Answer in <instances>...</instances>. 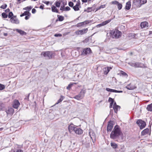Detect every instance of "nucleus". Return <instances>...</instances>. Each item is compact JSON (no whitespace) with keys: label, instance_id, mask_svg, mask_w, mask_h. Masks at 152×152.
Instances as JSON below:
<instances>
[{"label":"nucleus","instance_id":"obj_1","mask_svg":"<svg viewBox=\"0 0 152 152\" xmlns=\"http://www.w3.org/2000/svg\"><path fill=\"white\" fill-rule=\"evenodd\" d=\"M123 134L119 126H115L110 135V137L112 139H116L120 136L122 137Z\"/></svg>","mask_w":152,"mask_h":152},{"label":"nucleus","instance_id":"obj_2","mask_svg":"<svg viewBox=\"0 0 152 152\" xmlns=\"http://www.w3.org/2000/svg\"><path fill=\"white\" fill-rule=\"evenodd\" d=\"M41 54L43 55L44 57L45 58V59H49L52 58L53 53L52 52L47 51L42 52Z\"/></svg>","mask_w":152,"mask_h":152},{"label":"nucleus","instance_id":"obj_3","mask_svg":"<svg viewBox=\"0 0 152 152\" xmlns=\"http://www.w3.org/2000/svg\"><path fill=\"white\" fill-rule=\"evenodd\" d=\"M85 93V91L82 90L78 95L74 96L73 98L78 100L81 99L84 97Z\"/></svg>","mask_w":152,"mask_h":152},{"label":"nucleus","instance_id":"obj_4","mask_svg":"<svg viewBox=\"0 0 152 152\" xmlns=\"http://www.w3.org/2000/svg\"><path fill=\"white\" fill-rule=\"evenodd\" d=\"M136 124L140 126L141 129L144 128L146 125L145 122L141 120H138L136 122Z\"/></svg>","mask_w":152,"mask_h":152},{"label":"nucleus","instance_id":"obj_5","mask_svg":"<svg viewBox=\"0 0 152 152\" xmlns=\"http://www.w3.org/2000/svg\"><path fill=\"white\" fill-rule=\"evenodd\" d=\"M121 33L118 30L115 29L113 33V38H118L121 36Z\"/></svg>","mask_w":152,"mask_h":152},{"label":"nucleus","instance_id":"obj_6","mask_svg":"<svg viewBox=\"0 0 152 152\" xmlns=\"http://www.w3.org/2000/svg\"><path fill=\"white\" fill-rule=\"evenodd\" d=\"M92 51L89 48H87L83 49V52L81 54L82 55L86 56L91 53Z\"/></svg>","mask_w":152,"mask_h":152},{"label":"nucleus","instance_id":"obj_7","mask_svg":"<svg viewBox=\"0 0 152 152\" xmlns=\"http://www.w3.org/2000/svg\"><path fill=\"white\" fill-rule=\"evenodd\" d=\"M128 64L134 67L135 68L141 67H142V64L139 62H129Z\"/></svg>","mask_w":152,"mask_h":152},{"label":"nucleus","instance_id":"obj_8","mask_svg":"<svg viewBox=\"0 0 152 152\" xmlns=\"http://www.w3.org/2000/svg\"><path fill=\"white\" fill-rule=\"evenodd\" d=\"M76 128V127H75L72 124H71L68 126V129L69 132L71 133L73 131L75 132Z\"/></svg>","mask_w":152,"mask_h":152},{"label":"nucleus","instance_id":"obj_9","mask_svg":"<svg viewBox=\"0 0 152 152\" xmlns=\"http://www.w3.org/2000/svg\"><path fill=\"white\" fill-rule=\"evenodd\" d=\"M11 22L13 23L18 24L19 23V21L18 20L17 18L15 16L12 17L10 19Z\"/></svg>","mask_w":152,"mask_h":152},{"label":"nucleus","instance_id":"obj_10","mask_svg":"<svg viewBox=\"0 0 152 152\" xmlns=\"http://www.w3.org/2000/svg\"><path fill=\"white\" fill-rule=\"evenodd\" d=\"M113 124L112 123V122H109L107 129V132H110L111 131L112 129L113 128Z\"/></svg>","mask_w":152,"mask_h":152},{"label":"nucleus","instance_id":"obj_11","mask_svg":"<svg viewBox=\"0 0 152 152\" xmlns=\"http://www.w3.org/2000/svg\"><path fill=\"white\" fill-rule=\"evenodd\" d=\"M6 112L7 115L12 114L14 112V110L12 108H9L6 110Z\"/></svg>","mask_w":152,"mask_h":152},{"label":"nucleus","instance_id":"obj_12","mask_svg":"<svg viewBox=\"0 0 152 152\" xmlns=\"http://www.w3.org/2000/svg\"><path fill=\"white\" fill-rule=\"evenodd\" d=\"M80 3L79 1L73 7V9L75 11H77L79 10V6L80 7Z\"/></svg>","mask_w":152,"mask_h":152},{"label":"nucleus","instance_id":"obj_13","mask_svg":"<svg viewBox=\"0 0 152 152\" xmlns=\"http://www.w3.org/2000/svg\"><path fill=\"white\" fill-rule=\"evenodd\" d=\"M89 23L88 21H86L84 22L79 23L77 24L76 26L77 27H79L81 26H83L84 25L87 24Z\"/></svg>","mask_w":152,"mask_h":152},{"label":"nucleus","instance_id":"obj_14","mask_svg":"<svg viewBox=\"0 0 152 152\" xmlns=\"http://www.w3.org/2000/svg\"><path fill=\"white\" fill-rule=\"evenodd\" d=\"M20 105V103L19 101L18 100H15L14 101L13 107L14 108L17 109L19 107Z\"/></svg>","mask_w":152,"mask_h":152},{"label":"nucleus","instance_id":"obj_15","mask_svg":"<svg viewBox=\"0 0 152 152\" xmlns=\"http://www.w3.org/2000/svg\"><path fill=\"white\" fill-rule=\"evenodd\" d=\"M148 23L146 21H144L141 23L140 26L142 28H147L148 27Z\"/></svg>","mask_w":152,"mask_h":152},{"label":"nucleus","instance_id":"obj_16","mask_svg":"<svg viewBox=\"0 0 152 152\" xmlns=\"http://www.w3.org/2000/svg\"><path fill=\"white\" fill-rule=\"evenodd\" d=\"M111 21V19H109L105 21H104L103 22L101 23L100 24L98 25L97 26H99V27L100 26H103L109 23V22H110Z\"/></svg>","mask_w":152,"mask_h":152},{"label":"nucleus","instance_id":"obj_17","mask_svg":"<svg viewBox=\"0 0 152 152\" xmlns=\"http://www.w3.org/2000/svg\"><path fill=\"white\" fill-rule=\"evenodd\" d=\"M75 132L78 134H80L83 133V130L80 128H76Z\"/></svg>","mask_w":152,"mask_h":152},{"label":"nucleus","instance_id":"obj_18","mask_svg":"<svg viewBox=\"0 0 152 152\" xmlns=\"http://www.w3.org/2000/svg\"><path fill=\"white\" fill-rule=\"evenodd\" d=\"M96 6L95 4L93 5L92 7H88L86 9V11L87 12H91L92 11H94V8L92 9L93 7H96Z\"/></svg>","mask_w":152,"mask_h":152},{"label":"nucleus","instance_id":"obj_19","mask_svg":"<svg viewBox=\"0 0 152 152\" xmlns=\"http://www.w3.org/2000/svg\"><path fill=\"white\" fill-rule=\"evenodd\" d=\"M79 31L80 32V35H83L87 32L88 31V29L87 28H86L85 29H83L82 30H79Z\"/></svg>","mask_w":152,"mask_h":152},{"label":"nucleus","instance_id":"obj_20","mask_svg":"<svg viewBox=\"0 0 152 152\" xmlns=\"http://www.w3.org/2000/svg\"><path fill=\"white\" fill-rule=\"evenodd\" d=\"M149 130V129L147 128L145 129L142 132L141 134L142 135H145L148 133Z\"/></svg>","mask_w":152,"mask_h":152},{"label":"nucleus","instance_id":"obj_21","mask_svg":"<svg viewBox=\"0 0 152 152\" xmlns=\"http://www.w3.org/2000/svg\"><path fill=\"white\" fill-rule=\"evenodd\" d=\"M51 10L53 12H55L56 13H59L58 11L56 8V7L54 6L53 5L51 7Z\"/></svg>","mask_w":152,"mask_h":152},{"label":"nucleus","instance_id":"obj_22","mask_svg":"<svg viewBox=\"0 0 152 152\" xmlns=\"http://www.w3.org/2000/svg\"><path fill=\"white\" fill-rule=\"evenodd\" d=\"M16 31L18 32L21 35H23L26 34V32L21 30L16 29Z\"/></svg>","mask_w":152,"mask_h":152},{"label":"nucleus","instance_id":"obj_23","mask_svg":"<svg viewBox=\"0 0 152 152\" xmlns=\"http://www.w3.org/2000/svg\"><path fill=\"white\" fill-rule=\"evenodd\" d=\"M131 6V2L130 1H128L126 3L125 7L126 9L127 10L130 8Z\"/></svg>","mask_w":152,"mask_h":152},{"label":"nucleus","instance_id":"obj_24","mask_svg":"<svg viewBox=\"0 0 152 152\" xmlns=\"http://www.w3.org/2000/svg\"><path fill=\"white\" fill-rule=\"evenodd\" d=\"M139 1L140 6L139 7H140L143 4L147 2V0H139Z\"/></svg>","mask_w":152,"mask_h":152},{"label":"nucleus","instance_id":"obj_25","mask_svg":"<svg viewBox=\"0 0 152 152\" xmlns=\"http://www.w3.org/2000/svg\"><path fill=\"white\" fill-rule=\"evenodd\" d=\"M146 109L148 111H152V103L147 105Z\"/></svg>","mask_w":152,"mask_h":152},{"label":"nucleus","instance_id":"obj_26","mask_svg":"<svg viewBox=\"0 0 152 152\" xmlns=\"http://www.w3.org/2000/svg\"><path fill=\"white\" fill-rule=\"evenodd\" d=\"M111 146L114 149L116 148H118V145L116 144L115 142H112L110 143Z\"/></svg>","mask_w":152,"mask_h":152},{"label":"nucleus","instance_id":"obj_27","mask_svg":"<svg viewBox=\"0 0 152 152\" xmlns=\"http://www.w3.org/2000/svg\"><path fill=\"white\" fill-rule=\"evenodd\" d=\"M113 108L115 112L117 113L118 111V109H120V107L118 105L115 107H113Z\"/></svg>","mask_w":152,"mask_h":152},{"label":"nucleus","instance_id":"obj_28","mask_svg":"<svg viewBox=\"0 0 152 152\" xmlns=\"http://www.w3.org/2000/svg\"><path fill=\"white\" fill-rule=\"evenodd\" d=\"M89 135L91 137V139L93 142H94V140L95 138V134L94 133H92V135L91 134V133H89Z\"/></svg>","mask_w":152,"mask_h":152},{"label":"nucleus","instance_id":"obj_29","mask_svg":"<svg viewBox=\"0 0 152 152\" xmlns=\"http://www.w3.org/2000/svg\"><path fill=\"white\" fill-rule=\"evenodd\" d=\"M64 97L63 96H61L60 98V99L55 104H58L59 103H60L63 100V99H64Z\"/></svg>","mask_w":152,"mask_h":152},{"label":"nucleus","instance_id":"obj_30","mask_svg":"<svg viewBox=\"0 0 152 152\" xmlns=\"http://www.w3.org/2000/svg\"><path fill=\"white\" fill-rule=\"evenodd\" d=\"M30 14H31L29 12L26 11L24 12L23 14H21L20 15V16L21 17H22L24 15H30Z\"/></svg>","mask_w":152,"mask_h":152},{"label":"nucleus","instance_id":"obj_31","mask_svg":"<svg viewBox=\"0 0 152 152\" xmlns=\"http://www.w3.org/2000/svg\"><path fill=\"white\" fill-rule=\"evenodd\" d=\"M58 20L60 21H63L64 19V18L63 16L59 15H57Z\"/></svg>","mask_w":152,"mask_h":152},{"label":"nucleus","instance_id":"obj_32","mask_svg":"<svg viewBox=\"0 0 152 152\" xmlns=\"http://www.w3.org/2000/svg\"><path fill=\"white\" fill-rule=\"evenodd\" d=\"M106 90L108 91L113 92H115V91H116V90L110 89L108 88H106Z\"/></svg>","mask_w":152,"mask_h":152},{"label":"nucleus","instance_id":"obj_33","mask_svg":"<svg viewBox=\"0 0 152 152\" xmlns=\"http://www.w3.org/2000/svg\"><path fill=\"white\" fill-rule=\"evenodd\" d=\"M66 3H64V2L63 3V5H61V8H60V10L62 11H64V7L66 5Z\"/></svg>","mask_w":152,"mask_h":152},{"label":"nucleus","instance_id":"obj_34","mask_svg":"<svg viewBox=\"0 0 152 152\" xmlns=\"http://www.w3.org/2000/svg\"><path fill=\"white\" fill-rule=\"evenodd\" d=\"M56 6L57 7H59L60 6L61 2L60 1H56L55 3Z\"/></svg>","mask_w":152,"mask_h":152},{"label":"nucleus","instance_id":"obj_35","mask_svg":"<svg viewBox=\"0 0 152 152\" xmlns=\"http://www.w3.org/2000/svg\"><path fill=\"white\" fill-rule=\"evenodd\" d=\"M104 69L105 70H104V73L105 75H107L108 72H109L110 69H109V67H107V69L105 68Z\"/></svg>","mask_w":152,"mask_h":152},{"label":"nucleus","instance_id":"obj_36","mask_svg":"<svg viewBox=\"0 0 152 152\" xmlns=\"http://www.w3.org/2000/svg\"><path fill=\"white\" fill-rule=\"evenodd\" d=\"M32 7L31 6H29L28 7H27L25 8H24L23 9L24 10H27L28 11H30L31 10V9L32 8Z\"/></svg>","mask_w":152,"mask_h":152},{"label":"nucleus","instance_id":"obj_37","mask_svg":"<svg viewBox=\"0 0 152 152\" xmlns=\"http://www.w3.org/2000/svg\"><path fill=\"white\" fill-rule=\"evenodd\" d=\"M3 18H7L8 16L7 14H6L5 12H3L1 14Z\"/></svg>","mask_w":152,"mask_h":152},{"label":"nucleus","instance_id":"obj_38","mask_svg":"<svg viewBox=\"0 0 152 152\" xmlns=\"http://www.w3.org/2000/svg\"><path fill=\"white\" fill-rule=\"evenodd\" d=\"M5 88V86L4 85L0 84V90H3Z\"/></svg>","mask_w":152,"mask_h":152},{"label":"nucleus","instance_id":"obj_39","mask_svg":"<svg viewBox=\"0 0 152 152\" xmlns=\"http://www.w3.org/2000/svg\"><path fill=\"white\" fill-rule=\"evenodd\" d=\"M13 15L12 12H9L8 17L9 18H11L13 16Z\"/></svg>","mask_w":152,"mask_h":152},{"label":"nucleus","instance_id":"obj_40","mask_svg":"<svg viewBox=\"0 0 152 152\" xmlns=\"http://www.w3.org/2000/svg\"><path fill=\"white\" fill-rule=\"evenodd\" d=\"M117 5H118V9L119 10H121L122 8V5L121 4H120L119 3H118L117 4Z\"/></svg>","mask_w":152,"mask_h":152},{"label":"nucleus","instance_id":"obj_41","mask_svg":"<svg viewBox=\"0 0 152 152\" xmlns=\"http://www.w3.org/2000/svg\"><path fill=\"white\" fill-rule=\"evenodd\" d=\"M7 5L6 4H4V5L1 6L0 8L1 9H5L7 7Z\"/></svg>","mask_w":152,"mask_h":152},{"label":"nucleus","instance_id":"obj_42","mask_svg":"<svg viewBox=\"0 0 152 152\" xmlns=\"http://www.w3.org/2000/svg\"><path fill=\"white\" fill-rule=\"evenodd\" d=\"M74 3L73 2L70 1L69 3V5L71 7H73Z\"/></svg>","mask_w":152,"mask_h":152},{"label":"nucleus","instance_id":"obj_43","mask_svg":"<svg viewBox=\"0 0 152 152\" xmlns=\"http://www.w3.org/2000/svg\"><path fill=\"white\" fill-rule=\"evenodd\" d=\"M108 101L109 102H110V103H114V102L113 99L111 97L109 98Z\"/></svg>","mask_w":152,"mask_h":152},{"label":"nucleus","instance_id":"obj_44","mask_svg":"<svg viewBox=\"0 0 152 152\" xmlns=\"http://www.w3.org/2000/svg\"><path fill=\"white\" fill-rule=\"evenodd\" d=\"M70 10V8L69 7H65V8H64V11H69V10Z\"/></svg>","mask_w":152,"mask_h":152},{"label":"nucleus","instance_id":"obj_45","mask_svg":"<svg viewBox=\"0 0 152 152\" xmlns=\"http://www.w3.org/2000/svg\"><path fill=\"white\" fill-rule=\"evenodd\" d=\"M111 3L112 4H118L119 2L116 1H112Z\"/></svg>","mask_w":152,"mask_h":152},{"label":"nucleus","instance_id":"obj_46","mask_svg":"<svg viewBox=\"0 0 152 152\" xmlns=\"http://www.w3.org/2000/svg\"><path fill=\"white\" fill-rule=\"evenodd\" d=\"M75 34H76L78 35H80V32L79 30L75 31Z\"/></svg>","mask_w":152,"mask_h":152},{"label":"nucleus","instance_id":"obj_47","mask_svg":"<svg viewBox=\"0 0 152 152\" xmlns=\"http://www.w3.org/2000/svg\"><path fill=\"white\" fill-rule=\"evenodd\" d=\"M72 85V84H70L67 87V89H69Z\"/></svg>","mask_w":152,"mask_h":152},{"label":"nucleus","instance_id":"obj_48","mask_svg":"<svg viewBox=\"0 0 152 152\" xmlns=\"http://www.w3.org/2000/svg\"><path fill=\"white\" fill-rule=\"evenodd\" d=\"M121 74L124 76H126L127 77L128 76L127 74L125 72L123 71H122V72L121 73Z\"/></svg>","mask_w":152,"mask_h":152},{"label":"nucleus","instance_id":"obj_49","mask_svg":"<svg viewBox=\"0 0 152 152\" xmlns=\"http://www.w3.org/2000/svg\"><path fill=\"white\" fill-rule=\"evenodd\" d=\"M42 2L45 4L47 5H48L50 3V2L49 1H43Z\"/></svg>","mask_w":152,"mask_h":152},{"label":"nucleus","instance_id":"obj_50","mask_svg":"<svg viewBox=\"0 0 152 152\" xmlns=\"http://www.w3.org/2000/svg\"><path fill=\"white\" fill-rule=\"evenodd\" d=\"M30 94H29L27 96H26L25 98V99H26V100H28V99H29V95H30Z\"/></svg>","mask_w":152,"mask_h":152},{"label":"nucleus","instance_id":"obj_51","mask_svg":"<svg viewBox=\"0 0 152 152\" xmlns=\"http://www.w3.org/2000/svg\"><path fill=\"white\" fill-rule=\"evenodd\" d=\"M30 15H27V16H26L25 17V19L26 20L28 19L29 18L30 16Z\"/></svg>","mask_w":152,"mask_h":152},{"label":"nucleus","instance_id":"obj_52","mask_svg":"<svg viewBox=\"0 0 152 152\" xmlns=\"http://www.w3.org/2000/svg\"><path fill=\"white\" fill-rule=\"evenodd\" d=\"M36 10L34 8H33L32 10V12L33 14H34L36 13Z\"/></svg>","mask_w":152,"mask_h":152},{"label":"nucleus","instance_id":"obj_53","mask_svg":"<svg viewBox=\"0 0 152 152\" xmlns=\"http://www.w3.org/2000/svg\"><path fill=\"white\" fill-rule=\"evenodd\" d=\"M126 88L127 89L129 90H132L133 89L131 87H129V86L128 85L126 87Z\"/></svg>","mask_w":152,"mask_h":152},{"label":"nucleus","instance_id":"obj_54","mask_svg":"<svg viewBox=\"0 0 152 152\" xmlns=\"http://www.w3.org/2000/svg\"><path fill=\"white\" fill-rule=\"evenodd\" d=\"M114 103H110V108H113V105Z\"/></svg>","mask_w":152,"mask_h":152},{"label":"nucleus","instance_id":"obj_55","mask_svg":"<svg viewBox=\"0 0 152 152\" xmlns=\"http://www.w3.org/2000/svg\"><path fill=\"white\" fill-rule=\"evenodd\" d=\"M61 35H62L60 34H55L54 36L55 37H61Z\"/></svg>","mask_w":152,"mask_h":152},{"label":"nucleus","instance_id":"obj_56","mask_svg":"<svg viewBox=\"0 0 152 152\" xmlns=\"http://www.w3.org/2000/svg\"><path fill=\"white\" fill-rule=\"evenodd\" d=\"M100 7V9L101 8H103L105 7V5H102L99 7Z\"/></svg>","mask_w":152,"mask_h":152},{"label":"nucleus","instance_id":"obj_57","mask_svg":"<svg viewBox=\"0 0 152 152\" xmlns=\"http://www.w3.org/2000/svg\"><path fill=\"white\" fill-rule=\"evenodd\" d=\"M4 105V104L3 103H0V107H2V109L3 108Z\"/></svg>","mask_w":152,"mask_h":152},{"label":"nucleus","instance_id":"obj_58","mask_svg":"<svg viewBox=\"0 0 152 152\" xmlns=\"http://www.w3.org/2000/svg\"><path fill=\"white\" fill-rule=\"evenodd\" d=\"M16 152H23V151L20 149H18L17 150Z\"/></svg>","mask_w":152,"mask_h":152},{"label":"nucleus","instance_id":"obj_59","mask_svg":"<svg viewBox=\"0 0 152 152\" xmlns=\"http://www.w3.org/2000/svg\"><path fill=\"white\" fill-rule=\"evenodd\" d=\"M10 10L9 8H8L5 10V12H10Z\"/></svg>","mask_w":152,"mask_h":152},{"label":"nucleus","instance_id":"obj_60","mask_svg":"<svg viewBox=\"0 0 152 152\" xmlns=\"http://www.w3.org/2000/svg\"><path fill=\"white\" fill-rule=\"evenodd\" d=\"M116 93H121L122 92V91H117L116 90V91H115Z\"/></svg>","mask_w":152,"mask_h":152},{"label":"nucleus","instance_id":"obj_61","mask_svg":"<svg viewBox=\"0 0 152 152\" xmlns=\"http://www.w3.org/2000/svg\"><path fill=\"white\" fill-rule=\"evenodd\" d=\"M100 9V7H97L96 8V10L95 11V12L98 11V10H99Z\"/></svg>","mask_w":152,"mask_h":152},{"label":"nucleus","instance_id":"obj_62","mask_svg":"<svg viewBox=\"0 0 152 152\" xmlns=\"http://www.w3.org/2000/svg\"><path fill=\"white\" fill-rule=\"evenodd\" d=\"M113 107H115L116 106H118V105H117L116 104V103L115 102H114V103H113Z\"/></svg>","mask_w":152,"mask_h":152},{"label":"nucleus","instance_id":"obj_63","mask_svg":"<svg viewBox=\"0 0 152 152\" xmlns=\"http://www.w3.org/2000/svg\"><path fill=\"white\" fill-rule=\"evenodd\" d=\"M39 8H40V9L43 10V9H44V6H42V5H41V6H40L39 7Z\"/></svg>","mask_w":152,"mask_h":152},{"label":"nucleus","instance_id":"obj_64","mask_svg":"<svg viewBox=\"0 0 152 152\" xmlns=\"http://www.w3.org/2000/svg\"><path fill=\"white\" fill-rule=\"evenodd\" d=\"M82 2L86 3L87 1L88 0H81Z\"/></svg>","mask_w":152,"mask_h":152}]
</instances>
